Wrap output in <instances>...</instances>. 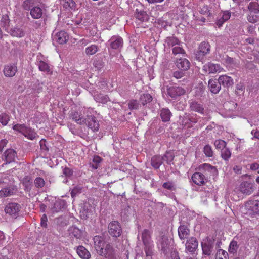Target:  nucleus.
Returning <instances> with one entry per match:
<instances>
[{
  "label": "nucleus",
  "mask_w": 259,
  "mask_h": 259,
  "mask_svg": "<svg viewBox=\"0 0 259 259\" xmlns=\"http://www.w3.org/2000/svg\"><path fill=\"white\" fill-rule=\"evenodd\" d=\"M10 20L8 15L2 16L1 21V25L5 31H8L10 26Z\"/></svg>",
  "instance_id": "nucleus-36"
},
{
  "label": "nucleus",
  "mask_w": 259,
  "mask_h": 259,
  "mask_svg": "<svg viewBox=\"0 0 259 259\" xmlns=\"http://www.w3.org/2000/svg\"><path fill=\"white\" fill-rule=\"evenodd\" d=\"M154 245L144 246V250L146 253V259H151L153 255Z\"/></svg>",
  "instance_id": "nucleus-52"
},
{
  "label": "nucleus",
  "mask_w": 259,
  "mask_h": 259,
  "mask_svg": "<svg viewBox=\"0 0 259 259\" xmlns=\"http://www.w3.org/2000/svg\"><path fill=\"white\" fill-rule=\"evenodd\" d=\"M95 247L98 253L102 250L105 246V242L103 240L101 237L96 236L94 238Z\"/></svg>",
  "instance_id": "nucleus-30"
},
{
  "label": "nucleus",
  "mask_w": 259,
  "mask_h": 259,
  "mask_svg": "<svg viewBox=\"0 0 259 259\" xmlns=\"http://www.w3.org/2000/svg\"><path fill=\"white\" fill-rule=\"evenodd\" d=\"M236 88V89L235 92L236 94H237L238 95H241L243 94L245 88L242 84H237Z\"/></svg>",
  "instance_id": "nucleus-64"
},
{
  "label": "nucleus",
  "mask_w": 259,
  "mask_h": 259,
  "mask_svg": "<svg viewBox=\"0 0 259 259\" xmlns=\"http://www.w3.org/2000/svg\"><path fill=\"white\" fill-rule=\"evenodd\" d=\"M98 50L99 48L97 45H92L85 48V53L88 56H90L95 54Z\"/></svg>",
  "instance_id": "nucleus-41"
},
{
  "label": "nucleus",
  "mask_w": 259,
  "mask_h": 259,
  "mask_svg": "<svg viewBox=\"0 0 259 259\" xmlns=\"http://www.w3.org/2000/svg\"><path fill=\"white\" fill-rule=\"evenodd\" d=\"M152 100V97L149 94H143L140 98V101L143 105L150 102Z\"/></svg>",
  "instance_id": "nucleus-48"
},
{
  "label": "nucleus",
  "mask_w": 259,
  "mask_h": 259,
  "mask_svg": "<svg viewBox=\"0 0 259 259\" xmlns=\"http://www.w3.org/2000/svg\"><path fill=\"white\" fill-rule=\"evenodd\" d=\"M44 180L40 177H37L34 180L35 186L37 188H41L45 185Z\"/></svg>",
  "instance_id": "nucleus-58"
},
{
  "label": "nucleus",
  "mask_w": 259,
  "mask_h": 259,
  "mask_svg": "<svg viewBox=\"0 0 259 259\" xmlns=\"http://www.w3.org/2000/svg\"><path fill=\"white\" fill-rule=\"evenodd\" d=\"M55 39L60 44L65 43L68 39V36L64 31H61L56 33Z\"/></svg>",
  "instance_id": "nucleus-29"
},
{
  "label": "nucleus",
  "mask_w": 259,
  "mask_h": 259,
  "mask_svg": "<svg viewBox=\"0 0 259 259\" xmlns=\"http://www.w3.org/2000/svg\"><path fill=\"white\" fill-rule=\"evenodd\" d=\"M215 259H229V254L223 249H219L215 254Z\"/></svg>",
  "instance_id": "nucleus-46"
},
{
  "label": "nucleus",
  "mask_w": 259,
  "mask_h": 259,
  "mask_svg": "<svg viewBox=\"0 0 259 259\" xmlns=\"http://www.w3.org/2000/svg\"><path fill=\"white\" fill-rule=\"evenodd\" d=\"M172 115L170 110L167 108H162L160 110V117L163 122L168 121Z\"/></svg>",
  "instance_id": "nucleus-34"
},
{
  "label": "nucleus",
  "mask_w": 259,
  "mask_h": 259,
  "mask_svg": "<svg viewBox=\"0 0 259 259\" xmlns=\"http://www.w3.org/2000/svg\"><path fill=\"white\" fill-rule=\"evenodd\" d=\"M218 81L221 86L222 85L224 88L227 89L232 87L234 84L233 78L226 75L220 76L218 79Z\"/></svg>",
  "instance_id": "nucleus-12"
},
{
  "label": "nucleus",
  "mask_w": 259,
  "mask_h": 259,
  "mask_svg": "<svg viewBox=\"0 0 259 259\" xmlns=\"http://www.w3.org/2000/svg\"><path fill=\"white\" fill-rule=\"evenodd\" d=\"M165 42L168 47H172L173 48L174 47L179 45L180 41L177 37L174 36H170L167 37L165 39Z\"/></svg>",
  "instance_id": "nucleus-35"
},
{
  "label": "nucleus",
  "mask_w": 259,
  "mask_h": 259,
  "mask_svg": "<svg viewBox=\"0 0 259 259\" xmlns=\"http://www.w3.org/2000/svg\"><path fill=\"white\" fill-rule=\"evenodd\" d=\"M13 189L10 187L4 188L0 191V197H6L13 194Z\"/></svg>",
  "instance_id": "nucleus-45"
},
{
  "label": "nucleus",
  "mask_w": 259,
  "mask_h": 259,
  "mask_svg": "<svg viewBox=\"0 0 259 259\" xmlns=\"http://www.w3.org/2000/svg\"><path fill=\"white\" fill-rule=\"evenodd\" d=\"M76 253L82 259H90L91 254L90 252L83 246L79 245L76 248Z\"/></svg>",
  "instance_id": "nucleus-25"
},
{
  "label": "nucleus",
  "mask_w": 259,
  "mask_h": 259,
  "mask_svg": "<svg viewBox=\"0 0 259 259\" xmlns=\"http://www.w3.org/2000/svg\"><path fill=\"white\" fill-rule=\"evenodd\" d=\"M108 232L113 237H118L122 233V229L119 223L117 221H112L108 225Z\"/></svg>",
  "instance_id": "nucleus-4"
},
{
  "label": "nucleus",
  "mask_w": 259,
  "mask_h": 259,
  "mask_svg": "<svg viewBox=\"0 0 259 259\" xmlns=\"http://www.w3.org/2000/svg\"><path fill=\"white\" fill-rule=\"evenodd\" d=\"M37 65L40 71L46 72L49 74H51L52 73L49 65L45 62L43 61H39L38 62Z\"/></svg>",
  "instance_id": "nucleus-37"
},
{
  "label": "nucleus",
  "mask_w": 259,
  "mask_h": 259,
  "mask_svg": "<svg viewBox=\"0 0 259 259\" xmlns=\"http://www.w3.org/2000/svg\"><path fill=\"white\" fill-rule=\"evenodd\" d=\"M69 118L74 121L77 124L83 125L84 118H82L80 113L75 111H72L69 114Z\"/></svg>",
  "instance_id": "nucleus-27"
},
{
  "label": "nucleus",
  "mask_w": 259,
  "mask_h": 259,
  "mask_svg": "<svg viewBox=\"0 0 259 259\" xmlns=\"http://www.w3.org/2000/svg\"><path fill=\"white\" fill-rule=\"evenodd\" d=\"M201 14L206 15L207 16H211L212 13L211 8L207 5H204L199 10Z\"/></svg>",
  "instance_id": "nucleus-49"
},
{
  "label": "nucleus",
  "mask_w": 259,
  "mask_h": 259,
  "mask_svg": "<svg viewBox=\"0 0 259 259\" xmlns=\"http://www.w3.org/2000/svg\"><path fill=\"white\" fill-rule=\"evenodd\" d=\"M159 241L161 250L164 254H167L170 249L168 239L166 237L163 236Z\"/></svg>",
  "instance_id": "nucleus-28"
},
{
  "label": "nucleus",
  "mask_w": 259,
  "mask_h": 259,
  "mask_svg": "<svg viewBox=\"0 0 259 259\" xmlns=\"http://www.w3.org/2000/svg\"><path fill=\"white\" fill-rule=\"evenodd\" d=\"M44 14L42 8L39 6H35L30 11V15L33 19H39Z\"/></svg>",
  "instance_id": "nucleus-22"
},
{
  "label": "nucleus",
  "mask_w": 259,
  "mask_h": 259,
  "mask_svg": "<svg viewBox=\"0 0 259 259\" xmlns=\"http://www.w3.org/2000/svg\"><path fill=\"white\" fill-rule=\"evenodd\" d=\"M245 3L244 5H247V10L249 13H259V4L256 1L253 0H243L241 3Z\"/></svg>",
  "instance_id": "nucleus-11"
},
{
  "label": "nucleus",
  "mask_w": 259,
  "mask_h": 259,
  "mask_svg": "<svg viewBox=\"0 0 259 259\" xmlns=\"http://www.w3.org/2000/svg\"><path fill=\"white\" fill-rule=\"evenodd\" d=\"M108 44L111 49L119 50L123 46V40L119 36H113L108 40Z\"/></svg>",
  "instance_id": "nucleus-8"
},
{
  "label": "nucleus",
  "mask_w": 259,
  "mask_h": 259,
  "mask_svg": "<svg viewBox=\"0 0 259 259\" xmlns=\"http://www.w3.org/2000/svg\"><path fill=\"white\" fill-rule=\"evenodd\" d=\"M208 87L213 94H216L218 93L221 89L220 84L217 82L215 79H210L208 81Z\"/></svg>",
  "instance_id": "nucleus-26"
},
{
  "label": "nucleus",
  "mask_w": 259,
  "mask_h": 259,
  "mask_svg": "<svg viewBox=\"0 0 259 259\" xmlns=\"http://www.w3.org/2000/svg\"><path fill=\"white\" fill-rule=\"evenodd\" d=\"M3 156V160L6 162V163H10L14 161L17 157V153L14 150L9 149L4 152Z\"/></svg>",
  "instance_id": "nucleus-17"
},
{
  "label": "nucleus",
  "mask_w": 259,
  "mask_h": 259,
  "mask_svg": "<svg viewBox=\"0 0 259 259\" xmlns=\"http://www.w3.org/2000/svg\"><path fill=\"white\" fill-rule=\"evenodd\" d=\"M231 17V13L228 11L222 12L218 18L216 22V25L220 27L226 21L228 20Z\"/></svg>",
  "instance_id": "nucleus-21"
},
{
  "label": "nucleus",
  "mask_w": 259,
  "mask_h": 259,
  "mask_svg": "<svg viewBox=\"0 0 259 259\" xmlns=\"http://www.w3.org/2000/svg\"><path fill=\"white\" fill-rule=\"evenodd\" d=\"M203 152L208 157H212L213 152L210 146L206 145L203 148Z\"/></svg>",
  "instance_id": "nucleus-57"
},
{
  "label": "nucleus",
  "mask_w": 259,
  "mask_h": 259,
  "mask_svg": "<svg viewBox=\"0 0 259 259\" xmlns=\"http://www.w3.org/2000/svg\"><path fill=\"white\" fill-rule=\"evenodd\" d=\"M46 143V140L44 139H42L39 142L40 149L42 152H45V154L48 153L49 150Z\"/></svg>",
  "instance_id": "nucleus-60"
},
{
  "label": "nucleus",
  "mask_w": 259,
  "mask_h": 259,
  "mask_svg": "<svg viewBox=\"0 0 259 259\" xmlns=\"http://www.w3.org/2000/svg\"><path fill=\"white\" fill-rule=\"evenodd\" d=\"M21 209L20 205L17 203H8L5 208V212L13 218H17Z\"/></svg>",
  "instance_id": "nucleus-2"
},
{
  "label": "nucleus",
  "mask_w": 259,
  "mask_h": 259,
  "mask_svg": "<svg viewBox=\"0 0 259 259\" xmlns=\"http://www.w3.org/2000/svg\"><path fill=\"white\" fill-rule=\"evenodd\" d=\"M203 70L209 74H214L223 71L224 68L220 64L208 62L203 66Z\"/></svg>",
  "instance_id": "nucleus-7"
},
{
  "label": "nucleus",
  "mask_w": 259,
  "mask_h": 259,
  "mask_svg": "<svg viewBox=\"0 0 259 259\" xmlns=\"http://www.w3.org/2000/svg\"><path fill=\"white\" fill-rule=\"evenodd\" d=\"M172 53L174 55H177L178 54L184 55L185 54V51L181 46V42L179 45L174 47V48L172 49Z\"/></svg>",
  "instance_id": "nucleus-50"
},
{
  "label": "nucleus",
  "mask_w": 259,
  "mask_h": 259,
  "mask_svg": "<svg viewBox=\"0 0 259 259\" xmlns=\"http://www.w3.org/2000/svg\"><path fill=\"white\" fill-rule=\"evenodd\" d=\"M185 93V90L180 87H170L167 89L168 95L174 99L184 95Z\"/></svg>",
  "instance_id": "nucleus-13"
},
{
  "label": "nucleus",
  "mask_w": 259,
  "mask_h": 259,
  "mask_svg": "<svg viewBox=\"0 0 259 259\" xmlns=\"http://www.w3.org/2000/svg\"><path fill=\"white\" fill-rule=\"evenodd\" d=\"M162 187L165 189L174 191L176 189V186L173 181H167L162 184Z\"/></svg>",
  "instance_id": "nucleus-53"
},
{
  "label": "nucleus",
  "mask_w": 259,
  "mask_h": 259,
  "mask_svg": "<svg viewBox=\"0 0 259 259\" xmlns=\"http://www.w3.org/2000/svg\"><path fill=\"white\" fill-rule=\"evenodd\" d=\"M190 108L191 111L198 112L200 114H203L204 113V108L201 103L196 101H191L189 103Z\"/></svg>",
  "instance_id": "nucleus-23"
},
{
  "label": "nucleus",
  "mask_w": 259,
  "mask_h": 259,
  "mask_svg": "<svg viewBox=\"0 0 259 259\" xmlns=\"http://www.w3.org/2000/svg\"><path fill=\"white\" fill-rule=\"evenodd\" d=\"M10 120L9 116L6 113H2L0 115V122L3 125H6Z\"/></svg>",
  "instance_id": "nucleus-59"
},
{
  "label": "nucleus",
  "mask_w": 259,
  "mask_h": 259,
  "mask_svg": "<svg viewBox=\"0 0 259 259\" xmlns=\"http://www.w3.org/2000/svg\"><path fill=\"white\" fill-rule=\"evenodd\" d=\"M13 37L21 38L25 36V32L22 26H15L7 31Z\"/></svg>",
  "instance_id": "nucleus-14"
},
{
  "label": "nucleus",
  "mask_w": 259,
  "mask_h": 259,
  "mask_svg": "<svg viewBox=\"0 0 259 259\" xmlns=\"http://www.w3.org/2000/svg\"><path fill=\"white\" fill-rule=\"evenodd\" d=\"M23 135L25 137L31 140L35 139L37 137H38V135L34 130L28 127H27V130H25Z\"/></svg>",
  "instance_id": "nucleus-40"
},
{
  "label": "nucleus",
  "mask_w": 259,
  "mask_h": 259,
  "mask_svg": "<svg viewBox=\"0 0 259 259\" xmlns=\"http://www.w3.org/2000/svg\"><path fill=\"white\" fill-rule=\"evenodd\" d=\"M135 17L137 19L141 22L147 21L149 19V16L145 11L136 9L135 12Z\"/></svg>",
  "instance_id": "nucleus-33"
},
{
  "label": "nucleus",
  "mask_w": 259,
  "mask_h": 259,
  "mask_svg": "<svg viewBox=\"0 0 259 259\" xmlns=\"http://www.w3.org/2000/svg\"><path fill=\"white\" fill-rule=\"evenodd\" d=\"M199 169L207 178L208 176L215 177L218 175V171L216 167L211 165L208 163H204L200 165Z\"/></svg>",
  "instance_id": "nucleus-5"
},
{
  "label": "nucleus",
  "mask_w": 259,
  "mask_h": 259,
  "mask_svg": "<svg viewBox=\"0 0 259 259\" xmlns=\"http://www.w3.org/2000/svg\"><path fill=\"white\" fill-rule=\"evenodd\" d=\"M61 3L66 9L70 8L73 10L75 8V3L73 0H61Z\"/></svg>",
  "instance_id": "nucleus-44"
},
{
  "label": "nucleus",
  "mask_w": 259,
  "mask_h": 259,
  "mask_svg": "<svg viewBox=\"0 0 259 259\" xmlns=\"http://www.w3.org/2000/svg\"><path fill=\"white\" fill-rule=\"evenodd\" d=\"M238 248L237 242L236 241L232 240L230 243L228 251L230 253L234 254Z\"/></svg>",
  "instance_id": "nucleus-55"
},
{
  "label": "nucleus",
  "mask_w": 259,
  "mask_h": 259,
  "mask_svg": "<svg viewBox=\"0 0 259 259\" xmlns=\"http://www.w3.org/2000/svg\"><path fill=\"white\" fill-rule=\"evenodd\" d=\"M98 254L108 259H114L115 258V251L112 246L109 244H107L105 248L104 247L103 248Z\"/></svg>",
  "instance_id": "nucleus-9"
},
{
  "label": "nucleus",
  "mask_w": 259,
  "mask_h": 259,
  "mask_svg": "<svg viewBox=\"0 0 259 259\" xmlns=\"http://www.w3.org/2000/svg\"><path fill=\"white\" fill-rule=\"evenodd\" d=\"M231 155V152L228 149L224 148L222 149L221 157L225 160H228L230 158Z\"/></svg>",
  "instance_id": "nucleus-56"
},
{
  "label": "nucleus",
  "mask_w": 259,
  "mask_h": 259,
  "mask_svg": "<svg viewBox=\"0 0 259 259\" xmlns=\"http://www.w3.org/2000/svg\"><path fill=\"white\" fill-rule=\"evenodd\" d=\"M68 231L70 235H72L77 238H79L81 236V230L75 226L70 227Z\"/></svg>",
  "instance_id": "nucleus-42"
},
{
  "label": "nucleus",
  "mask_w": 259,
  "mask_h": 259,
  "mask_svg": "<svg viewBox=\"0 0 259 259\" xmlns=\"http://www.w3.org/2000/svg\"><path fill=\"white\" fill-rule=\"evenodd\" d=\"M177 67L183 71H186L190 67V63L186 58H180L177 61Z\"/></svg>",
  "instance_id": "nucleus-24"
},
{
  "label": "nucleus",
  "mask_w": 259,
  "mask_h": 259,
  "mask_svg": "<svg viewBox=\"0 0 259 259\" xmlns=\"http://www.w3.org/2000/svg\"><path fill=\"white\" fill-rule=\"evenodd\" d=\"M191 179L195 184L199 186L204 185L207 181L206 176L201 172H196L193 174Z\"/></svg>",
  "instance_id": "nucleus-10"
},
{
  "label": "nucleus",
  "mask_w": 259,
  "mask_h": 259,
  "mask_svg": "<svg viewBox=\"0 0 259 259\" xmlns=\"http://www.w3.org/2000/svg\"><path fill=\"white\" fill-rule=\"evenodd\" d=\"M17 71V66L16 64H8L4 67L3 72L5 76L12 77Z\"/></svg>",
  "instance_id": "nucleus-16"
},
{
  "label": "nucleus",
  "mask_w": 259,
  "mask_h": 259,
  "mask_svg": "<svg viewBox=\"0 0 259 259\" xmlns=\"http://www.w3.org/2000/svg\"><path fill=\"white\" fill-rule=\"evenodd\" d=\"M83 187L80 185L75 186L71 190V195L72 198L75 197L82 192Z\"/></svg>",
  "instance_id": "nucleus-54"
},
{
  "label": "nucleus",
  "mask_w": 259,
  "mask_h": 259,
  "mask_svg": "<svg viewBox=\"0 0 259 259\" xmlns=\"http://www.w3.org/2000/svg\"><path fill=\"white\" fill-rule=\"evenodd\" d=\"M163 162V158L160 155L153 156L151 159V165L155 169H158Z\"/></svg>",
  "instance_id": "nucleus-32"
},
{
  "label": "nucleus",
  "mask_w": 259,
  "mask_h": 259,
  "mask_svg": "<svg viewBox=\"0 0 259 259\" xmlns=\"http://www.w3.org/2000/svg\"><path fill=\"white\" fill-rule=\"evenodd\" d=\"M139 105V103L136 100H132L128 103V107L131 110L138 109Z\"/></svg>",
  "instance_id": "nucleus-63"
},
{
  "label": "nucleus",
  "mask_w": 259,
  "mask_h": 259,
  "mask_svg": "<svg viewBox=\"0 0 259 259\" xmlns=\"http://www.w3.org/2000/svg\"><path fill=\"white\" fill-rule=\"evenodd\" d=\"M214 144L216 148L223 149L225 147L226 142L222 140H217L214 141Z\"/></svg>",
  "instance_id": "nucleus-62"
},
{
  "label": "nucleus",
  "mask_w": 259,
  "mask_h": 259,
  "mask_svg": "<svg viewBox=\"0 0 259 259\" xmlns=\"http://www.w3.org/2000/svg\"><path fill=\"white\" fill-rule=\"evenodd\" d=\"M13 128L15 131L19 132L23 135L25 130H27V127H26L24 124H16L13 127Z\"/></svg>",
  "instance_id": "nucleus-61"
},
{
  "label": "nucleus",
  "mask_w": 259,
  "mask_h": 259,
  "mask_svg": "<svg viewBox=\"0 0 259 259\" xmlns=\"http://www.w3.org/2000/svg\"><path fill=\"white\" fill-rule=\"evenodd\" d=\"M249 209L254 213L259 214V200L249 201Z\"/></svg>",
  "instance_id": "nucleus-38"
},
{
  "label": "nucleus",
  "mask_w": 259,
  "mask_h": 259,
  "mask_svg": "<svg viewBox=\"0 0 259 259\" xmlns=\"http://www.w3.org/2000/svg\"><path fill=\"white\" fill-rule=\"evenodd\" d=\"M179 237L181 240L188 239V236L190 235V230L186 225H181L178 229Z\"/></svg>",
  "instance_id": "nucleus-20"
},
{
  "label": "nucleus",
  "mask_w": 259,
  "mask_h": 259,
  "mask_svg": "<svg viewBox=\"0 0 259 259\" xmlns=\"http://www.w3.org/2000/svg\"><path fill=\"white\" fill-rule=\"evenodd\" d=\"M94 97L96 102L99 103H106L109 101V98L106 95L97 94L94 95Z\"/></svg>",
  "instance_id": "nucleus-39"
},
{
  "label": "nucleus",
  "mask_w": 259,
  "mask_h": 259,
  "mask_svg": "<svg viewBox=\"0 0 259 259\" xmlns=\"http://www.w3.org/2000/svg\"><path fill=\"white\" fill-rule=\"evenodd\" d=\"M83 124L92 130L93 132H97L99 130V123L96 118L93 115H87L83 120Z\"/></svg>",
  "instance_id": "nucleus-3"
},
{
  "label": "nucleus",
  "mask_w": 259,
  "mask_h": 259,
  "mask_svg": "<svg viewBox=\"0 0 259 259\" xmlns=\"http://www.w3.org/2000/svg\"><path fill=\"white\" fill-rule=\"evenodd\" d=\"M210 45L208 42L203 41L199 45L198 50L195 53V58L199 61H203L205 56L209 54Z\"/></svg>",
  "instance_id": "nucleus-1"
},
{
  "label": "nucleus",
  "mask_w": 259,
  "mask_h": 259,
  "mask_svg": "<svg viewBox=\"0 0 259 259\" xmlns=\"http://www.w3.org/2000/svg\"><path fill=\"white\" fill-rule=\"evenodd\" d=\"M203 254L207 256H210L213 251V243L210 240H207L201 243Z\"/></svg>",
  "instance_id": "nucleus-15"
},
{
  "label": "nucleus",
  "mask_w": 259,
  "mask_h": 259,
  "mask_svg": "<svg viewBox=\"0 0 259 259\" xmlns=\"http://www.w3.org/2000/svg\"><path fill=\"white\" fill-rule=\"evenodd\" d=\"M34 6V0H25L22 4V7L25 10H29Z\"/></svg>",
  "instance_id": "nucleus-51"
},
{
  "label": "nucleus",
  "mask_w": 259,
  "mask_h": 259,
  "mask_svg": "<svg viewBox=\"0 0 259 259\" xmlns=\"http://www.w3.org/2000/svg\"><path fill=\"white\" fill-rule=\"evenodd\" d=\"M247 19L250 23H255L259 21V13H249Z\"/></svg>",
  "instance_id": "nucleus-43"
},
{
  "label": "nucleus",
  "mask_w": 259,
  "mask_h": 259,
  "mask_svg": "<svg viewBox=\"0 0 259 259\" xmlns=\"http://www.w3.org/2000/svg\"><path fill=\"white\" fill-rule=\"evenodd\" d=\"M198 246V242L194 237L189 238L185 243V249L187 252L194 254Z\"/></svg>",
  "instance_id": "nucleus-6"
},
{
  "label": "nucleus",
  "mask_w": 259,
  "mask_h": 259,
  "mask_svg": "<svg viewBox=\"0 0 259 259\" xmlns=\"http://www.w3.org/2000/svg\"><path fill=\"white\" fill-rule=\"evenodd\" d=\"M239 190L244 194L250 195L253 192L254 188L251 183L246 181L240 184Z\"/></svg>",
  "instance_id": "nucleus-18"
},
{
  "label": "nucleus",
  "mask_w": 259,
  "mask_h": 259,
  "mask_svg": "<svg viewBox=\"0 0 259 259\" xmlns=\"http://www.w3.org/2000/svg\"><path fill=\"white\" fill-rule=\"evenodd\" d=\"M151 233L148 229H144L141 234L142 240L144 246L153 245L151 237Z\"/></svg>",
  "instance_id": "nucleus-19"
},
{
  "label": "nucleus",
  "mask_w": 259,
  "mask_h": 259,
  "mask_svg": "<svg viewBox=\"0 0 259 259\" xmlns=\"http://www.w3.org/2000/svg\"><path fill=\"white\" fill-rule=\"evenodd\" d=\"M65 205V202L63 200H56L53 206L51 208V210L52 212H58L62 210L63 208H64Z\"/></svg>",
  "instance_id": "nucleus-31"
},
{
  "label": "nucleus",
  "mask_w": 259,
  "mask_h": 259,
  "mask_svg": "<svg viewBox=\"0 0 259 259\" xmlns=\"http://www.w3.org/2000/svg\"><path fill=\"white\" fill-rule=\"evenodd\" d=\"M163 161H165L167 164H170L174 158V153L172 151H167L163 156Z\"/></svg>",
  "instance_id": "nucleus-47"
}]
</instances>
